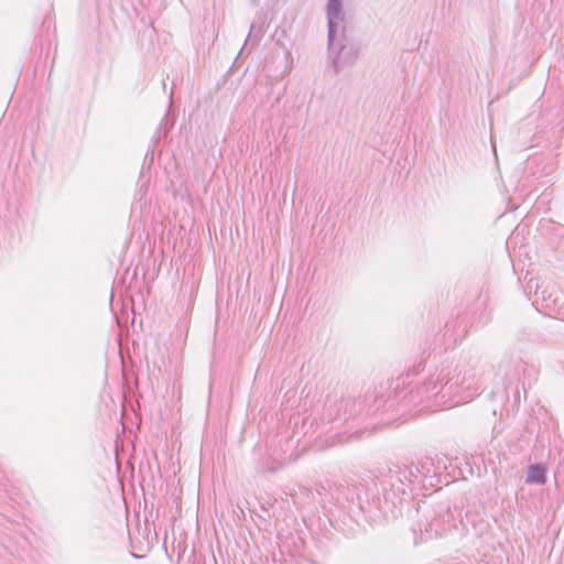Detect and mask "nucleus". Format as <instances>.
Instances as JSON below:
<instances>
[{"mask_svg": "<svg viewBox=\"0 0 564 564\" xmlns=\"http://www.w3.org/2000/svg\"><path fill=\"white\" fill-rule=\"evenodd\" d=\"M453 379L449 378V371L442 369L436 378H431L415 390L410 391V402L421 404L424 401L434 399V402L426 406L448 405L451 408L463 402V399L452 401V398L456 395L458 386V380L453 382Z\"/></svg>", "mask_w": 564, "mask_h": 564, "instance_id": "obj_1", "label": "nucleus"}, {"mask_svg": "<svg viewBox=\"0 0 564 564\" xmlns=\"http://www.w3.org/2000/svg\"><path fill=\"white\" fill-rule=\"evenodd\" d=\"M539 311L545 315L564 319V294L555 286L547 285L535 292Z\"/></svg>", "mask_w": 564, "mask_h": 564, "instance_id": "obj_3", "label": "nucleus"}, {"mask_svg": "<svg viewBox=\"0 0 564 564\" xmlns=\"http://www.w3.org/2000/svg\"><path fill=\"white\" fill-rule=\"evenodd\" d=\"M416 474H417L416 470H412V469L409 470L410 477H416Z\"/></svg>", "mask_w": 564, "mask_h": 564, "instance_id": "obj_8", "label": "nucleus"}, {"mask_svg": "<svg viewBox=\"0 0 564 564\" xmlns=\"http://www.w3.org/2000/svg\"><path fill=\"white\" fill-rule=\"evenodd\" d=\"M545 468L541 464H534L529 466L525 482L544 485L546 481Z\"/></svg>", "mask_w": 564, "mask_h": 564, "instance_id": "obj_6", "label": "nucleus"}, {"mask_svg": "<svg viewBox=\"0 0 564 564\" xmlns=\"http://www.w3.org/2000/svg\"><path fill=\"white\" fill-rule=\"evenodd\" d=\"M358 58V50L354 45H346L340 41H336V36L333 39L330 45V37H328V59L335 72L340 73L344 68L352 66Z\"/></svg>", "mask_w": 564, "mask_h": 564, "instance_id": "obj_4", "label": "nucleus"}, {"mask_svg": "<svg viewBox=\"0 0 564 564\" xmlns=\"http://www.w3.org/2000/svg\"><path fill=\"white\" fill-rule=\"evenodd\" d=\"M491 371V367L477 360L463 373L449 375V378H454L453 382L458 380L456 394H458L459 390L468 393L465 398H462L464 401L465 399L471 398L481 388L485 373L487 372L489 375Z\"/></svg>", "mask_w": 564, "mask_h": 564, "instance_id": "obj_2", "label": "nucleus"}, {"mask_svg": "<svg viewBox=\"0 0 564 564\" xmlns=\"http://www.w3.org/2000/svg\"><path fill=\"white\" fill-rule=\"evenodd\" d=\"M344 20L341 1L340 0H328L327 3V21H328V36L330 37V45L333 39L337 35V31L340 28V23Z\"/></svg>", "mask_w": 564, "mask_h": 564, "instance_id": "obj_5", "label": "nucleus"}, {"mask_svg": "<svg viewBox=\"0 0 564 564\" xmlns=\"http://www.w3.org/2000/svg\"><path fill=\"white\" fill-rule=\"evenodd\" d=\"M431 466H432V463H431V462H429V460H426V462L422 463L420 467H419V466H416V467H415V470H416V473H419V474H421V475L425 476L426 474H429V473H430V470H431V468H430V467H431Z\"/></svg>", "mask_w": 564, "mask_h": 564, "instance_id": "obj_7", "label": "nucleus"}, {"mask_svg": "<svg viewBox=\"0 0 564 564\" xmlns=\"http://www.w3.org/2000/svg\"><path fill=\"white\" fill-rule=\"evenodd\" d=\"M444 514H451V512H449V509H448V508L444 511Z\"/></svg>", "mask_w": 564, "mask_h": 564, "instance_id": "obj_9", "label": "nucleus"}]
</instances>
